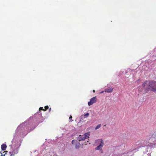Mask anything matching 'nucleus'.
Instances as JSON below:
<instances>
[{
  "mask_svg": "<svg viewBox=\"0 0 156 156\" xmlns=\"http://www.w3.org/2000/svg\"><path fill=\"white\" fill-rule=\"evenodd\" d=\"M32 118L30 117L28 120L21 124L17 127L16 131L15 133L14 134V138L12 141V151L9 152L12 155H14L18 153L19 148L20 145V144H19V142L16 140L15 137H16V136H23L24 137V136L26 135L27 134L25 133V132L27 125V122L29 121V120H32Z\"/></svg>",
  "mask_w": 156,
  "mask_h": 156,
  "instance_id": "f257e3e1",
  "label": "nucleus"
},
{
  "mask_svg": "<svg viewBox=\"0 0 156 156\" xmlns=\"http://www.w3.org/2000/svg\"><path fill=\"white\" fill-rule=\"evenodd\" d=\"M95 144L96 145H98L95 148V150H100L101 152H103L102 147L103 146L104 143L102 139H97L95 141Z\"/></svg>",
  "mask_w": 156,
  "mask_h": 156,
  "instance_id": "f03ea898",
  "label": "nucleus"
},
{
  "mask_svg": "<svg viewBox=\"0 0 156 156\" xmlns=\"http://www.w3.org/2000/svg\"><path fill=\"white\" fill-rule=\"evenodd\" d=\"M147 90V91H156V81H150Z\"/></svg>",
  "mask_w": 156,
  "mask_h": 156,
  "instance_id": "7ed1b4c3",
  "label": "nucleus"
},
{
  "mask_svg": "<svg viewBox=\"0 0 156 156\" xmlns=\"http://www.w3.org/2000/svg\"><path fill=\"white\" fill-rule=\"evenodd\" d=\"M90 135V132H88L87 133H85L83 135H80L77 138V139L79 141H83L86 139H87L89 138Z\"/></svg>",
  "mask_w": 156,
  "mask_h": 156,
  "instance_id": "20e7f679",
  "label": "nucleus"
},
{
  "mask_svg": "<svg viewBox=\"0 0 156 156\" xmlns=\"http://www.w3.org/2000/svg\"><path fill=\"white\" fill-rule=\"evenodd\" d=\"M147 81H146L144 83H143L142 85L139 87V90L140 92H142L144 89H145L146 90H147V89L148 86H146Z\"/></svg>",
  "mask_w": 156,
  "mask_h": 156,
  "instance_id": "39448f33",
  "label": "nucleus"
},
{
  "mask_svg": "<svg viewBox=\"0 0 156 156\" xmlns=\"http://www.w3.org/2000/svg\"><path fill=\"white\" fill-rule=\"evenodd\" d=\"M72 143L73 145H75L76 149H79L80 147V143L78 142L76 140H73L72 141Z\"/></svg>",
  "mask_w": 156,
  "mask_h": 156,
  "instance_id": "423d86ee",
  "label": "nucleus"
},
{
  "mask_svg": "<svg viewBox=\"0 0 156 156\" xmlns=\"http://www.w3.org/2000/svg\"><path fill=\"white\" fill-rule=\"evenodd\" d=\"M96 97H94L92 98L88 102V105L90 106L92 105L93 104L95 103L96 101Z\"/></svg>",
  "mask_w": 156,
  "mask_h": 156,
  "instance_id": "0eeeda50",
  "label": "nucleus"
},
{
  "mask_svg": "<svg viewBox=\"0 0 156 156\" xmlns=\"http://www.w3.org/2000/svg\"><path fill=\"white\" fill-rule=\"evenodd\" d=\"M113 90V88L112 87H109L108 88L106 89L105 90V92H108V93H111L112 92Z\"/></svg>",
  "mask_w": 156,
  "mask_h": 156,
  "instance_id": "6e6552de",
  "label": "nucleus"
},
{
  "mask_svg": "<svg viewBox=\"0 0 156 156\" xmlns=\"http://www.w3.org/2000/svg\"><path fill=\"white\" fill-rule=\"evenodd\" d=\"M130 153V151H126L123 153H121L119 154V155L120 156H122L123 154H124L125 156V154H128L129 153Z\"/></svg>",
  "mask_w": 156,
  "mask_h": 156,
  "instance_id": "1a4fd4ad",
  "label": "nucleus"
},
{
  "mask_svg": "<svg viewBox=\"0 0 156 156\" xmlns=\"http://www.w3.org/2000/svg\"><path fill=\"white\" fill-rule=\"evenodd\" d=\"M6 144H2L1 145V149L3 151H5L6 150Z\"/></svg>",
  "mask_w": 156,
  "mask_h": 156,
  "instance_id": "9d476101",
  "label": "nucleus"
},
{
  "mask_svg": "<svg viewBox=\"0 0 156 156\" xmlns=\"http://www.w3.org/2000/svg\"><path fill=\"white\" fill-rule=\"evenodd\" d=\"M147 142V141H146V142L142 140L141 141H140V143L136 142V143H138L137 144H138V145L140 144L141 145H144L145 144H146Z\"/></svg>",
  "mask_w": 156,
  "mask_h": 156,
  "instance_id": "9b49d317",
  "label": "nucleus"
},
{
  "mask_svg": "<svg viewBox=\"0 0 156 156\" xmlns=\"http://www.w3.org/2000/svg\"><path fill=\"white\" fill-rule=\"evenodd\" d=\"M101 124H99L95 128V130L98 129L100 127H101Z\"/></svg>",
  "mask_w": 156,
  "mask_h": 156,
  "instance_id": "f8f14e48",
  "label": "nucleus"
},
{
  "mask_svg": "<svg viewBox=\"0 0 156 156\" xmlns=\"http://www.w3.org/2000/svg\"><path fill=\"white\" fill-rule=\"evenodd\" d=\"M89 114L88 113H87L84 115V118H86L89 116Z\"/></svg>",
  "mask_w": 156,
  "mask_h": 156,
  "instance_id": "ddd939ff",
  "label": "nucleus"
},
{
  "mask_svg": "<svg viewBox=\"0 0 156 156\" xmlns=\"http://www.w3.org/2000/svg\"><path fill=\"white\" fill-rule=\"evenodd\" d=\"M45 110H44V111H46L47 109H48V106H46L45 107Z\"/></svg>",
  "mask_w": 156,
  "mask_h": 156,
  "instance_id": "4468645a",
  "label": "nucleus"
},
{
  "mask_svg": "<svg viewBox=\"0 0 156 156\" xmlns=\"http://www.w3.org/2000/svg\"><path fill=\"white\" fill-rule=\"evenodd\" d=\"M72 118V116L71 115H70L69 118V119L71 120Z\"/></svg>",
  "mask_w": 156,
  "mask_h": 156,
  "instance_id": "2eb2a0df",
  "label": "nucleus"
},
{
  "mask_svg": "<svg viewBox=\"0 0 156 156\" xmlns=\"http://www.w3.org/2000/svg\"><path fill=\"white\" fill-rule=\"evenodd\" d=\"M40 110H42L44 111V109L42 107H40Z\"/></svg>",
  "mask_w": 156,
  "mask_h": 156,
  "instance_id": "dca6fc26",
  "label": "nucleus"
},
{
  "mask_svg": "<svg viewBox=\"0 0 156 156\" xmlns=\"http://www.w3.org/2000/svg\"><path fill=\"white\" fill-rule=\"evenodd\" d=\"M1 156H3V155L2 154V153H1Z\"/></svg>",
  "mask_w": 156,
  "mask_h": 156,
  "instance_id": "f3484780",
  "label": "nucleus"
},
{
  "mask_svg": "<svg viewBox=\"0 0 156 156\" xmlns=\"http://www.w3.org/2000/svg\"><path fill=\"white\" fill-rule=\"evenodd\" d=\"M103 91H101V93H103Z\"/></svg>",
  "mask_w": 156,
  "mask_h": 156,
  "instance_id": "a211bd4d",
  "label": "nucleus"
},
{
  "mask_svg": "<svg viewBox=\"0 0 156 156\" xmlns=\"http://www.w3.org/2000/svg\"><path fill=\"white\" fill-rule=\"evenodd\" d=\"M93 92H95V90H93Z\"/></svg>",
  "mask_w": 156,
  "mask_h": 156,
  "instance_id": "6ab92c4d",
  "label": "nucleus"
},
{
  "mask_svg": "<svg viewBox=\"0 0 156 156\" xmlns=\"http://www.w3.org/2000/svg\"><path fill=\"white\" fill-rule=\"evenodd\" d=\"M106 126V125H105L104 126Z\"/></svg>",
  "mask_w": 156,
  "mask_h": 156,
  "instance_id": "aec40b11",
  "label": "nucleus"
},
{
  "mask_svg": "<svg viewBox=\"0 0 156 156\" xmlns=\"http://www.w3.org/2000/svg\"><path fill=\"white\" fill-rule=\"evenodd\" d=\"M138 66H138L137 67V68H137L138 67Z\"/></svg>",
  "mask_w": 156,
  "mask_h": 156,
  "instance_id": "412c9836",
  "label": "nucleus"
},
{
  "mask_svg": "<svg viewBox=\"0 0 156 156\" xmlns=\"http://www.w3.org/2000/svg\"><path fill=\"white\" fill-rule=\"evenodd\" d=\"M149 156H151V155H150Z\"/></svg>",
  "mask_w": 156,
  "mask_h": 156,
  "instance_id": "4be33fe9",
  "label": "nucleus"
}]
</instances>
